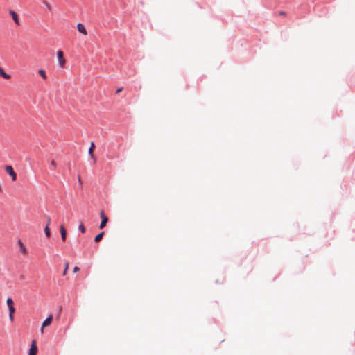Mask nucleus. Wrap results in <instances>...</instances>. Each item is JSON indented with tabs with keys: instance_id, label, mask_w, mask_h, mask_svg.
Here are the masks:
<instances>
[{
	"instance_id": "obj_13",
	"label": "nucleus",
	"mask_w": 355,
	"mask_h": 355,
	"mask_svg": "<svg viewBox=\"0 0 355 355\" xmlns=\"http://www.w3.org/2000/svg\"><path fill=\"white\" fill-rule=\"evenodd\" d=\"M44 232L46 237L49 238L51 236V230L48 226H46L44 228Z\"/></svg>"
},
{
	"instance_id": "obj_9",
	"label": "nucleus",
	"mask_w": 355,
	"mask_h": 355,
	"mask_svg": "<svg viewBox=\"0 0 355 355\" xmlns=\"http://www.w3.org/2000/svg\"><path fill=\"white\" fill-rule=\"evenodd\" d=\"M0 77L9 80L10 78V76L8 73H6L4 71V69L0 66Z\"/></svg>"
},
{
	"instance_id": "obj_22",
	"label": "nucleus",
	"mask_w": 355,
	"mask_h": 355,
	"mask_svg": "<svg viewBox=\"0 0 355 355\" xmlns=\"http://www.w3.org/2000/svg\"><path fill=\"white\" fill-rule=\"evenodd\" d=\"M122 90H123V87H120V88H119V89L116 90V94H119V92H121Z\"/></svg>"
},
{
	"instance_id": "obj_1",
	"label": "nucleus",
	"mask_w": 355,
	"mask_h": 355,
	"mask_svg": "<svg viewBox=\"0 0 355 355\" xmlns=\"http://www.w3.org/2000/svg\"><path fill=\"white\" fill-rule=\"evenodd\" d=\"M5 171L6 172V173H8L11 177V179H12V182L16 181V180H17V174H16L15 171H14L12 166H5Z\"/></svg>"
},
{
	"instance_id": "obj_6",
	"label": "nucleus",
	"mask_w": 355,
	"mask_h": 355,
	"mask_svg": "<svg viewBox=\"0 0 355 355\" xmlns=\"http://www.w3.org/2000/svg\"><path fill=\"white\" fill-rule=\"evenodd\" d=\"M95 148V145L94 142H91L90 147L88 150L89 155L91 156L92 159H93L94 162H96V157H94L93 153Z\"/></svg>"
},
{
	"instance_id": "obj_19",
	"label": "nucleus",
	"mask_w": 355,
	"mask_h": 355,
	"mask_svg": "<svg viewBox=\"0 0 355 355\" xmlns=\"http://www.w3.org/2000/svg\"><path fill=\"white\" fill-rule=\"evenodd\" d=\"M79 270H80V268H79L78 266H75V267L73 268V272H78Z\"/></svg>"
},
{
	"instance_id": "obj_11",
	"label": "nucleus",
	"mask_w": 355,
	"mask_h": 355,
	"mask_svg": "<svg viewBox=\"0 0 355 355\" xmlns=\"http://www.w3.org/2000/svg\"><path fill=\"white\" fill-rule=\"evenodd\" d=\"M8 309H9V319L11 322H12L14 320L13 315L15 311V309L14 306H12L8 307Z\"/></svg>"
},
{
	"instance_id": "obj_7",
	"label": "nucleus",
	"mask_w": 355,
	"mask_h": 355,
	"mask_svg": "<svg viewBox=\"0 0 355 355\" xmlns=\"http://www.w3.org/2000/svg\"><path fill=\"white\" fill-rule=\"evenodd\" d=\"M77 29L80 33H82L85 35H86L87 34V30H86L85 26L81 23H78L77 24Z\"/></svg>"
},
{
	"instance_id": "obj_23",
	"label": "nucleus",
	"mask_w": 355,
	"mask_h": 355,
	"mask_svg": "<svg viewBox=\"0 0 355 355\" xmlns=\"http://www.w3.org/2000/svg\"><path fill=\"white\" fill-rule=\"evenodd\" d=\"M279 14L280 15H285V14H286V13H285L284 11H280V12H279Z\"/></svg>"
},
{
	"instance_id": "obj_24",
	"label": "nucleus",
	"mask_w": 355,
	"mask_h": 355,
	"mask_svg": "<svg viewBox=\"0 0 355 355\" xmlns=\"http://www.w3.org/2000/svg\"><path fill=\"white\" fill-rule=\"evenodd\" d=\"M46 6H47V8H49V10L51 9V6L49 3H46Z\"/></svg>"
},
{
	"instance_id": "obj_10",
	"label": "nucleus",
	"mask_w": 355,
	"mask_h": 355,
	"mask_svg": "<svg viewBox=\"0 0 355 355\" xmlns=\"http://www.w3.org/2000/svg\"><path fill=\"white\" fill-rule=\"evenodd\" d=\"M10 15L12 16L13 20L15 21V22L19 25V18H18V15H17V13L13 11V10H10L9 12Z\"/></svg>"
},
{
	"instance_id": "obj_21",
	"label": "nucleus",
	"mask_w": 355,
	"mask_h": 355,
	"mask_svg": "<svg viewBox=\"0 0 355 355\" xmlns=\"http://www.w3.org/2000/svg\"><path fill=\"white\" fill-rule=\"evenodd\" d=\"M50 223H51V218H50V217H48V218H47V224H46V226H48V227H49V225H50Z\"/></svg>"
},
{
	"instance_id": "obj_18",
	"label": "nucleus",
	"mask_w": 355,
	"mask_h": 355,
	"mask_svg": "<svg viewBox=\"0 0 355 355\" xmlns=\"http://www.w3.org/2000/svg\"><path fill=\"white\" fill-rule=\"evenodd\" d=\"M51 165L55 168L56 167V163L54 160H51Z\"/></svg>"
},
{
	"instance_id": "obj_12",
	"label": "nucleus",
	"mask_w": 355,
	"mask_h": 355,
	"mask_svg": "<svg viewBox=\"0 0 355 355\" xmlns=\"http://www.w3.org/2000/svg\"><path fill=\"white\" fill-rule=\"evenodd\" d=\"M103 235H104V232H102L100 234H98V235H96L95 236V238H94V241L95 242H99L102 239Z\"/></svg>"
},
{
	"instance_id": "obj_26",
	"label": "nucleus",
	"mask_w": 355,
	"mask_h": 355,
	"mask_svg": "<svg viewBox=\"0 0 355 355\" xmlns=\"http://www.w3.org/2000/svg\"><path fill=\"white\" fill-rule=\"evenodd\" d=\"M26 249L24 248L23 252L25 253Z\"/></svg>"
},
{
	"instance_id": "obj_25",
	"label": "nucleus",
	"mask_w": 355,
	"mask_h": 355,
	"mask_svg": "<svg viewBox=\"0 0 355 355\" xmlns=\"http://www.w3.org/2000/svg\"><path fill=\"white\" fill-rule=\"evenodd\" d=\"M78 181H79L80 183H81V180H80V177L78 178Z\"/></svg>"
},
{
	"instance_id": "obj_4",
	"label": "nucleus",
	"mask_w": 355,
	"mask_h": 355,
	"mask_svg": "<svg viewBox=\"0 0 355 355\" xmlns=\"http://www.w3.org/2000/svg\"><path fill=\"white\" fill-rule=\"evenodd\" d=\"M37 343L35 340H33L31 343V346L28 352V355H37Z\"/></svg>"
},
{
	"instance_id": "obj_17",
	"label": "nucleus",
	"mask_w": 355,
	"mask_h": 355,
	"mask_svg": "<svg viewBox=\"0 0 355 355\" xmlns=\"http://www.w3.org/2000/svg\"><path fill=\"white\" fill-rule=\"evenodd\" d=\"M68 268H69V263L67 261L65 263V268H64V270L63 271V275H65L67 274Z\"/></svg>"
},
{
	"instance_id": "obj_14",
	"label": "nucleus",
	"mask_w": 355,
	"mask_h": 355,
	"mask_svg": "<svg viewBox=\"0 0 355 355\" xmlns=\"http://www.w3.org/2000/svg\"><path fill=\"white\" fill-rule=\"evenodd\" d=\"M8 307L14 306L13 300L11 298H8L6 300Z\"/></svg>"
},
{
	"instance_id": "obj_5",
	"label": "nucleus",
	"mask_w": 355,
	"mask_h": 355,
	"mask_svg": "<svg viewBox=\"0 0 355 355\" xmlns=\"http://www.w3.org/2000/svg\"><path fill=\"white\" fill-rule=\"evenodd\" d=\"M52 320H53V316L52 315H50L42 323V329H41V331L43 332V329L45 327H47V326H49L51 324V322H52Z\"/></svg>"
},
{
	"instance_id": "obj_2",
	"label": "nucleus",
	"mask_w": 355,
	"mask_h": 355,
	"mask_svg": "<svg viewBox=\"0 0 355 355\" xmlns=\"http://www.w3.org/2000/svg\"><path fill=\"white\" fill-rule=\"evenodd\" d=\"M57 56L59 62V64L60 67H64L66 63V60L64 58V53L62 51H58L57 52Z\"/></svg>"
},
{
	"instance_id": "obj_3",
	"label": "nucleus",
	"mask_w": 355,
	"mask_h": 355,
	"mask_svg": "<svg viewBox=\"0 0 355 355\" xmlns=\"http://www.w3.org/2000/svg\"><path fill=\"white\" fill-rule=\"evenodd\" d=\"M100 216H101V223L99 225V228L100 229H103L105 227L107 221H108V218L105 215V213L103 211H101V213H100Z\"/></svg>"
},
{
	"instance_id": "obj_15",
	"label": "nucleus",
	"mask_w": 355,
	"mask_h": 355,
	"mask_svg": "<svg viewBox=\"0 0 355 355\" xmlns=\"http://www.w3.org/2000/svg\"><path fill=\"white\" fill-rule=\"evenodd\" d=\"M39 74L44 78V79H46V72L43 69H40L39 71Z\"/></svg>"
},
{
	"instance_id": "obj_8",
	"label": "nucleus",
	"mask_w": 355,
	"mask_h": 355,
	"mask_svg": "<svg viewBox=\"0 0 355 355\" xmlns=\"http://www.w3.org/2000/svg\"><path fill=\"white\" fill-rule=\"evenodd\" d=\"M60 232L62 240L63 241H66V238H67V231H66L64 225H60Z\"/></svg>"
},
{
	"instance_id": "obj_20",
	"label": "nucleus",
	"mask_w": 355,
	"mask_h": 355,
	"mask_svg": "<svg viewBox=\"0 0 355 355\" xmlns=\"http://www.w3.org/2000/svg\"><path fill=\"white\" fill-rule=\"evenodd\" d=\"M18 244L20 246L21 249L22 250V241L21 239L18 240Z\"/></svg>"
},
{
	"instance_id": "obj_16",
	"label": "nucleus",
	"mask_w": 355,
	"mask_h": 355,
	"mask_svg": "<svg viewBox=\"0 0 355 355\" xmlns=\"http://www.w3.org/2000/svg\"><path fill=\"white\" fill-rule=\"evenodd\" d=\"M78 230L82 232V233H85V226L83 225V223H80V225L78 226Z\"/></svg>"
}]
</instances>
